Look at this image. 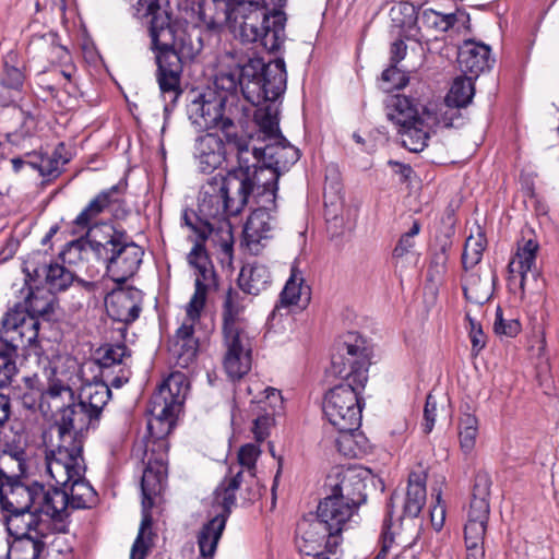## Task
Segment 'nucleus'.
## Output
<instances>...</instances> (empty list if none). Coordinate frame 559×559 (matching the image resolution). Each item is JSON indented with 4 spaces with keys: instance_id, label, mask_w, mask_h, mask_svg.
<instances>
[{
    "instance_id": "nucleus-1",
    "label": "nucleus",
    "mask_w": 559,
    "mask_h": 559,
    "mask_svg": "<svg viewBox=\"0 0 559 559\" xmlns=\"http://www.w3.org/2000/svg\"><path fill=\"white\" fill-rule=\"evenodd\" d=\"M226 57L233 62L218 71L213 87L192 93L187 114L200 130L217 128L228 145L243 147L246 136L234 130L236 117L245 110L238 105V92L251 105L276 98L286 91L287 72L283 58L266 63L262 58L246 57L237 51Z\"/></svg>"
},
{
    "instance_id": "nucleus-2",
    "label": "nucleus",
    "mask_w": 559,
    "mask_h": 559,
    "mask_svg": "<svg viewBox=\"0 0 559 559\" xmlns=\"http://www.w3.org/2000/svg\"><path fill=\"white\" fill-rule=\"evenodd\" d=\"M181 374H171L152 394L147 412V435L133 448V455L141 459L142 519L140 524L159 522L153 511L159 509L160 496L167 483L168 435L176 425L177 416L186 399Z\"/></svg>"
},
{
    "instance_id": "nucleus-3",
    "label": "nucleus",
    "mask_w": 559,
    "mask_h": 559,
    "mask_svg": "<svg viewBox=\"0 0 559 559\" xmlns=\"http://www.w3.org/2000/svg\"><path fill=\"white\" fill-rule=\"evenodd\" d=\"M372 349L357 333H347L332 355V372L344 379L330 389L323 400V414L341 433L352 435L361 425L364 402L360 393L368 381Z\"/></svg>"
},
{
    "instance_id": "nucleus-4",
    "label": "nucleus",
    "mask_w": 559,
    "mask_h": 559,
    "mask_svg": "<svg viewBox=\"0 0 559 559\" xmlns=\"http://www.w3.org/2000/svg\"><path fill=\"white\" fill-rule=\"evenodd\" d=\"M247 186L229 170L216 174L202 186L198 211L183 210L182 225L189 227L201 240H211L230 257L234 249L233 226L229 217L239 215L246 204Z\"/></svg>"
},
{
    "instance_id": "nucleus-5",
    "label": "nucleus",
    "mask_w": 559,
    "mask_h": 559,
    "mask_svg": "<svg viewBox=\"0 0 559 559\" xmlns=\"http://www.w3.org/2000/svg\"><path fill=\"white\" fill-rule=\"evenodd\" d=\"M201 21L210 31L239 29L245 43H259L270 52L280 50L286 34V14L270 9L266 0H198Z\"/></svg>"
},
{
    "instance_id": "nucleus-6",
    "label": "nucleus",
    "mask_w": 559,
    "mask_h": 559,
    "mask_svg": "<svg viewBox=\"0 0 559 559\" xmlns=\"http://www.w3.org/2000/svg\"><path fill=\"white\" fill-rule=\"evenodd\" d=\"M136 12L142 17H151L148 31L157 64L156 80L160 94L167 102L164 107L167 112L169 106H174L182 94L180 87L182 59L192 58L193 52L191 46H186L183 38L180 39L181 46L177 47L170 17L160 8L159 0H138Z\"/></svg>"
},
{
    "instance_id": "nucleus-7",
    "label": "nucleus",
    "mask_w": 559,
    "mask_h": 559,
    "mask_svg": "<svg viewBox=\"0 0 559 559\" xmlns=\"http://www.w3.org/2000/svg\"><path fill=\"white\" fill-rule=\"evenodd\" d=\"M96 257L106 265V274L117 284H124L139 270L144 251L123 228L111 224L96 227L88 240Z\"/></svg>"
},
{
    "instance_id": "nucleus-8",
    "label": "nucleus",
    "mask_w": 559,
    "mask_h": 559,
    "mask_svg": "<svg viewBox=\"0 0 559 559\" xmlns=\"http://www.w3.org/2000/svg\"><path fill=\"white\" fill-rule=\"evenodd\" d=\"M240 295L231 287L226 292L222 309L223 365L231 379H241L251 369L252 336L248 321L241 317Z\"/></svg>"
},
{
    "instance_id": "nucleus-9",
    "label": "nucleus",
    "mask_w": 559,
    "mask_h": 559,
    "mask_svg": "<svg viewBox=\"0 0 559 559\" xmlns=\"http://www.w3.org/2000/svg\"><path fill=\"white\" fill-rule=\"evenodd\" d=\"M0 509L5 522L12 518L29 513L33 516L46 514L58 518L59 511L53 506L51 493L43 484L27 481L26 473L9 474L0 480Z\"/></svg>"
},
{
    "instance_id": "nucleus-10",
    "label": "nucleus",
    "mask_w": 559,
    "mask_h": 559,
    "mask_svg": "<svg viewBox=\"0 0 559 559\" xmlns=\"http://www.w3.org/2000/svg\"><path fill=\"white\" fill-rule=\"evenodd\" d=\"M424 109L417 99L404 95L386 100V117L397 127L401 144L409 152L419 153L427 146L430 128L421 115Z\"/></svg>"
},
{
    "instance_id": "nucleus-11",
    "label": "nucleus",
    "mask_w": 559,
    "mask_h": 559,
    "mask_svg": "<svg viewBox=\"0 0 559 559\" xmlns=\"http://www.w3.org/2000/svg\"><path fill=\"white\" fill-rule=\"evenodd\" d=\"M238 165L230 169L233 175L243 179L247 186L246 204L250 198L254 203L271 202L276 203L278 190L280 171L273 168L267 162H257L252 159V153L249 151V140L245 138L243 147H235Z\"/></svg>"
},
{
    "instance_id": "nucleus-12",
    "label": "nucleus",
    "mask_w": 559,
    "mask_h": 559,
    "mask_svg": "<svg viewBox=\"0 0 559 559\" xmlns=\"http://www.w3.org/2000/svg\"><path fill=\"white\" fill-rule=\"evenodd\" d=\"M53 427L58 431V443L49 456H58L61 460L69 455L83 454L84 436L90 429H95L97 419L76 399L62 407Z\"/></svg>"
},
{
    "instance_id": "nucleus-13",
    "label": "nucleus",
    "mask_w": 559,
    "mask_h": 559,
    "mask_svg": "<svg viewBox=\"0 0 559 559\" xmlns=\"http://www.w3.org/2000/svg\"><path fill=\"white\" fill-rule=\"evenodd\" d=\"M364 481L350 472L343 474L340 483L333 486L331 496L324 498L317 507V520L320 524H346L347 521L357 522V510L365 502L360 489Z\"/></svg>"
},
{
    "instance_id": "nucleus-14",
    "label": "nucleus",
    "mask_w": 559,
    "mask_h": 559,
    "mask_svg": "<svg viewBox=\"0 0 559 559\" xmlns=\"http://www.w3.org/2000/svg\"><path fill=\"white\" fill-rule=\"evenodd\" d=\"M21 305L9 309L1 321L0 344L8 343L14 346L15 355L20 346L29 347L36 355L39 320L21 310Z\"/></svg>"
},
{
    "instance_id": "nucleus-15",
    "label": "nucleus",
    "mask_w": 559,
    "mask_h": 559,
    "mask_svg": "<svg viewBox=\"0 0 559 559\" xmlns=\"http://www.w3.org/2000/svg\"><path fill=\"white\" fill-rule=\"evenodd\" d=\"M40 526H25V532H13L5 526L9 535L7 559H41L45 558L48 538L56 533L67 534L68 526H46L49 533L39 530Z\"/></svg>"
},
{
    "instance_id": "nucleus-16",
    "label": "nucleus",
    "mask_w": 559,
    "mask_h": 559,
    "mask_svg": "<svg viewBox=\"0 0 559 559\" xmlns=\"http://www.w3.org/2000/svg\"><path fill=\"white\" fill-rule=\"evenodd\" d=\"M58 364L59 360H49L48 365L44 367L47 385L39 394V408L43 412H58L75 400L74 391L69 384L68 374L66 371L59 370Z\"/></svg>"
},
{
    "instance_id": "nucleus-17",
    "label": "nucleus",
    "mask_w": 559,
    "mask_h": 559,
    "mask_svg": "<svg viewBox=\"0 0 559 559\" xmlns=\"http://www.w3.org/2000/svg\"><path fill=\"white\" fill-rule=\"evenodd\" d=\"M47 471L56 485L62 490L74 488V492H83V488H93L85 479L86 466L83 454L69 455L68 459L47 455Z\"/></svg>"
},
{
    "instance_id": "nucleus-18",
    "label": "nucleus",
    "mask_w": 559,
    "mask_h": 559,
    "mask_svg": "<svg viewBox=\"0 0 559 559\" xmlns=\"http://www.w3.org/2000/svg\"><path fill=\"white\" fill-rule=\"evenodd\" d=\"M407 16L400 21L402 27L411 28L413 24L420 23L423 26L438 32L455 29L460 32L469 24V14L465 10L457 9L451 13H442L432 9H426L417 14L414 7H404Z\"/></svg>"
},
{
    "instance_id": "nucleus-19",
    "label": "nucleus",
    "mask_w": 559,
    "mask_h": 559,
    "mask_svg": "<svg viewBox=\"0 0 559 559\" xmlns=\"http://www.w3.org/2000/svg\"><path fill=\"white\" fill-rule=\"evenodd\" d=\"M236 154L235 145H228L226 138L207 132L195 139L193 156L202 173H212L219 167L230 154Z\"/></svg>"
},
{
    "instance_id": "nucleus-20",
    "label": "nucleus",
    "mask_w": 559,
    "mask_h": 559,
    "mask_svg": "<svg viewBox=\"0 0 559 559\" xmlns=\"http://www.w3.org/2000/svg\"><path fill=\"white\" fill-rule=\"evenodd\" d=\"M23 271L26 277L34 283L41 284L43 280L45 288L55 294L68 289L74 281L73 272L57 262L39 264L34 260H28L24 263Z\"/></svg>"
},
{
    "instance_id": "nucleus-21",
    "label": "nucleus",
    "mask_w": 559,
    "mask_h": 559,
    "mask_svg": "<svg viewBox=\"0 0 559 559\" xmlns=\"http://www.w3.org/2000/svg\"><path fill=\"white\" fill-rule=\"evenodd\" d=\"M254 209L243 226V241L250 251L258 253L263 239L270 237L273 228L274 216L272 212L276 209V203L262 202L255 203Z\"/></svg>"
},
{
    "instance_id": "nucleus-22",
    "label": "nucleus",
    "mask_w": 559,
    "mask_h": 559,
    "mask_svg": "<svg viewBox=\"0 0 559 559\" xmlns=\"http://www.w3.org/2000/svg\"><path fill=\"white\" fill-rule=\"evenodd\" d=\"M539 250V243L535 239L523 240V243H519L515 259H513L509 265V272L515 271L514 266L518 265L516 271L521 276L520 288L522 294L525 293L526 286H531L532 289L538 290L539 280L542 273L536 267V257Z\"/></svg>"
},
{
    "instance_id": "nucleus-23",
    "label": "nucleus",
    "mask_w": 559,
    "mask_h": 559,
    "mask_svg": "<svg viewBox=\"0 0 559 559\" xmlns=\"http://www.w3.org/2000/svg\"><path fill=\"white\" fill-rule=\"evenodd\" d=\"M242 472L240 468L234 476L226 477L215 489L206 524H226L236 506V491L242 483Z\"/></svg>"
},
{
    "instance_id": "nucleus-24",
    "label": "nucleus",
    "mask_w": 559,
    "mask_h": 559,
    "mask_svg": "<svg viewBox=\"0 0 559 559\" xmlns=\"http://www.w3.org/2000/svg\"><path fill=\"white\" fill-rule=\"evenodd\" d=\"M310 295V287L305 284L301 271L294 263L290 267V275L280 294V299L269 316V321H274L276 317L288 316L290 306L299 302L308 304Z\"/></svg>"
},
{
    "instance_id": "nucleus-25",
    "label": "nucleus",
    "mask_w": 559,
    "mask_h": 559,
    "mask_svg": "<svg viewBox=\"0 0 559 559\" xmlns=\"http://www.w3.org/2000/svg\"><path fill=\"white\" fill-rule=\"evenodd\" d=\"M299 158V150L290 145L286 139L283 142L269 141L263 148L254 147L252 151L253 160L267 162L280 171V175L288 170Z\"/></svg>"
},
{
    "instance_id": "nucleus-26",
    "label": "nucleus",
    "mask_w": 559,
    "mask_h": 559,
    "mask_svg": "<svg viewBox=\"0 0 559 559\" xmlns=\"http://www.w3.org/2000/svg\"><path fill=\"white\" fill-rule=\"evenodd\" d=\"M490 47L474 40H465L459 48L457 62L464 73L477 78L495 62L490 57Z\"/></svg>"
},
{
    "instance_id": "nucleus-27",
    "label": "nucleus",
    "mask_w": 559,
    "mask_h": 559,
    "mask_svg": "<svg viewBox=\"0 0 559 559\" xmlns=\"http://www.w3.org/2000/svg\"><path fill=\"white\" fill-rule=\"evenodd\" d=\"M126 185L121 182L102 190L74 218L73 224L81 229L90 228L91 222L105 212L111 204L119 202L123 194Z\"/></svg>"
},
{
    "instance_id": "nucleus-28",
    "label": "nucleus",
    "mask_w": 559,
    "mask_h": 559,
    "mask_svg": "<svg viewBox=\"0 0 559 559\" xmlns=\"http://www.w3.org/2000/svg\"><path fill=\"white\" fill-rule=\"evenodd\" d=\"M284 93L285 91L276 98L265 99L254 105L257 108L253 114V119L264 141H285V136L282 134L278 127V108L275 104Z\"/></svg>"
},
{
    "instance_id": "nucleus-29",
    "label": "nucleus",
    "mask_w": 559,
    "mask_h": 559,
    "mask_svg": "<svg viewBox=\"0 0 559 559\" xmlns=\"http://www.w3.org/2000/svg\"><path fill=\"white\" fill-rule=\"evenodd\" d=\"M170 350L177 357V364L183 368L195 360L199 352V340L194 336V324L192 322H182L176 330Z\"/></svg>"
},
{
    "instance_id": "nucleus-30",
    "label": "nucleus",
    "mask_w": 559,
    "mask_h": 559,
    "mask_svg": "<svg viewBox=\"0 0 559 559\" xmlns=\"http://www.w3.org/2000/svg\"><path fill=\"white\" fill-rule=\"evenodd\" d=\"M28 286V293L21 305V310L35 318H48L53 312L55 293L40 286L38 283L25 278Z\"/></svg>"
},
{
    "instance_id": "nucleus-31",
    "label": "nucleus",
    "mask_w": 559,
    "mask_h": 559,
    "mask_svg": "<svg viewBox=\"0 0 559 559\" xmlns=\"http://www.w3.org/2000/svg\"><path fill=\"white\" fill-rule=\"evenodd\" d=\"M136 293L119 290L112 293L106 301L108 316L118 322L130 324L134 322L142 310L140 304L135 300Z\"/></svg>"
},
{
    "instance_id": "nucleus-32",
    "label": "nucleus",
    "mask_w": 559,
    "mask_h": 559,
    "mask_svg": "<svg viewBox=\"0 0 559 559\" xmlns=\"http://www.w3.org/2000/svg\"><path fill=\"white\" fill-rule=\"evenodd\" d=\"M83 492H74V488H70V490H56L51 493V498H53V506L57 507L59 511L58 518H51L55 521H63L64 516H67L68 508L73 509H88L92 508L96 501L97 496L94 488H83Z\"/></svg>"
},
{
    "instance_id": "nucleus-33",
    "label": "nucleus",
    "mask_w": 559,
    "mask_h": 559,
    "mask_svg": "<svg viewBox=\"0 0 559 559\" xmlns=\"http://www.w3.org/2000/svg\"><path fill=\"white\" fill-rule=\"evenodd\" d=\"M272 276L270 270L258 262L247 263L240 270L238 286L248 295L257 296L270 287Z\"/></svg>"
},
{
    "instance_id": "nucleus-34",
    "label": "nucleus",
    "mask_w": 559,
    "mask_h": 559,
    "mask_svg": "<svg viewBox=\"0 0 559 559\" xmlns=\"http://www.w3.org/2000/svg\"><path fill=\"white\" fill-rule=\"evenodd\" d=\"M426 480L427 474L424 471L409 473L403 519L412 520L420 513L426 503Z\"/></svg>"
},
{
    "instance_id": "nucleus-35",
    "label": "nucleus",
    "mask_w": 559,
    "mask_h": 559,
    "mask_svg": "<svg viewBox=\"0 0 559 559\" xmlns=\"http://www.w3.org/2000/svg\"><path fill=\"white\" fill-rule=\"evenodd\" d=\"M111 397V390L106 381L86 383L82 386L78 400L99 421L104 407Z\"/></svg>"
},
{
    "instance_id": "nucleus-36",
    "label": "nucleus",
    "mask_w": 559,
    "mask_h": 559,
    "mask_svg": "<svg viewBox=\"0 0 559 559\" xmlns=\"http://www.w3.org/2000/svg\"><path fill=\"white\" fill-rule=\"evenodd\" d=\"M29 47L43 50L47 60L52 63L67 64L71 60L68 48L59 43V36L55 32L34 35L31 39Z\"/></svg>"
},
{
    "instance_id": "nucleus-37",
    "label": "nucleus",
    "mask_w": 559,
    "mask_h": 559,
    "mask_svg": "<svg viewBox=\"0 0 559 559\" xmlns=\"http://www.w3.org/2000/svg\"><path fill=\"white\" fill-rule=\"evenodd\" d=\"M326 537V526H298L295 544L298 551L305 556L322 554L321 548Z\"/></svg>"
},
{
    "instance_id": "nucleus-38",
    "label": "nucleus",
    "mask_w": 559,
    "mask_h": 559,
    "mask_svg": "<svg viewBox=\"0 0 559 559\" xmlns=\"http://www.w3.org/2000/svg\"><path fill=\"white\" fill-rule=\"evenodd\" d=\"M97 358L103 378H109L115 368L126 367V358L130 357V350L126 344L107 345L99 349Z\"/></svg>"
},
{
    "instance_id": "nucleus-39",
    "label": "nucleus",
    "mask_w": 559,
    "mask_h": 559,
    "mask_svg": "<svg viewBox=\"0 0 559 559\" xmlns=\"http://www.w3.org/2000/svg\"><path fill=\"white\" fill-rule=\"evenodd\" d=\"M475 87L472 76L456 78L449 93L445 96V103L449 107H466L473 99Z\"/></svg>"
},
{
    "instance_id": "nucleus-40",
    "label": "nucleus",
    "mask_w": 559,
    "mask_h": 559,
    "mask_svg": "<svg viewBox=\"0 0 559 559\" xmlns=\"http://www.w3.org/2000/svg\"><path fill=\"white\" fill-rule=\"evenodd\" d=\"M478 435V419L475 415L464 413L459 421V439L462 451L471 453L475 448Z\"/></svg>"
},
{
    "instance_id": "nucleus-41",
    "label": "nucleus",
    "mask_w": 559,
    "mask_h": 559,
    "mask_svg": "<svg viewBox=\"0 0 559 559\" xmlns=\"http://www.w3.org/2000/svg\"><path fill=\"white\" fill-rule=\"evenodd\" d=\"M226 526H202L197 539L200 556L204 559H213L218 542Z\"/></svg>"
},
{
    "instance_id": "nucleus-42",
    "label": "nucleus",
    "mask_w": 559,
    "mask_h": 559,
    "mask_svg": "<svg viewBox=\"0 0 559 559\" xmlns=\"http://www.w3.org/2000/svg\"><path fill=\"white\" fill-rule=\"evenodd\" d=\"M8 340V342H11ZM14 346L10 343L0 344V389L11 383L12 377L16 373Z\"/></svg>"
},
{
    "instance_id": "nucleus-43",
    "label": "nucleus",
    "mask_w": 559,
    "mask_h": 559,
    "mask_svg": "<svg viewBox=\"0 0 559 559\" xmlns=\"http://www.w3.org/2000/svg\"><path fill=\"white\" fill-rule=\"evenodd\" d=\"M16 58L15 53H9L5 57L3 69L0 73V85L12 91H20L23 86L25 75L21 68L11 64Z\"/></svg>"
},
{
    "instance_id": "nucleus-44",
    "label": "nucleus",
    "mask_w": 559,
    "mask_h": 559,
    "mask_svg": "<svg viewBox=\"0 0 559 559\" xmlns=\"http://www.w3.org/2000/svg\"><path fill=\"white\" fill-rule=\"evenodd\" d=\"M484 250L485 246L480 237L477 239L468 237L462 253V264L464 270L467 271L477 265L481 261Z\"/></svg>"
},
{
    "instance_id": "nucleus-45",
    "label": "nucleus",
    "mask_w": 559,
    "mask_h": 559,
    "mask_svg": "<svg viewBox=\"0 0 559 559\" xmlns=\"http://www.w3.org/2000/svg\"><path fill=\"white\" fill-rule=\"evenodd\" d=\"M153 526H140L138 536L132 545L130 559H145L153 546Z\"/></svg>"
},
{
    "instance_id": "nucleus-46",
    "label": "nucleus",
    "mask_w": 559,
    "mask_h": 559,
    "mask_svg": "<svg viewBox=\"0 0 559 559\" xmlns=\"http://www.w3.org/2000/svg\"><path fill=\"white\" fill-rule=\"evenodd\" d=\"M492 480L491 476L486 471H478L472 483V497L471 500H486L489 501L491 492Z\"/></svg>"
},
{
    "instance_id": "nucleus-47",
    "label": "nucleus",
    "mask_w": 559,
    "mask_h": 559,
    "mask_svg": "<svg viewBox=\"0 0 559 559\" xmlns=\"http://www.w3.org/2000/svg\"><path fill=\"white\" fill-rule=\"evenodd\" d=\"M205 290L200 283H198V288L195 287L194 293L186 307L187 318L183 322H194L200 319L201 312L205 306L206 301Z\"/></svg>"
},
{
    "instance_id": "nucleus-48",
    "label": "nucleus",
    "mask_w": 559,
    "mask_h": 559,
    "mask_svg": "<svg viewBox=\"0 0 559 559\" xmlns=\"http://www.w3.org/2000/svg\"><path fill=\"white\" fill-rule=\"evenodd\" d=\"M381 80L385 86L383 88L386 92L393 90H401L405 87L409 81L408 76L404 71H401L397 66H390L381 74Z\"/></svg>"
},
{
    "instance_id": "nucleus-49",
    "label": "nucleus",
    "mask_w": 559,
    "mask_h": 559,
    "mask_svg": "<svg viewBox=\"0 0 559 559\" xmlns=\"http://www.w3.org/2000/svg\"><path fill=\"white\" fill-rule=\"evenodd\" d=\"M395 526H384L379 538L380 550L373 557L374 559H386L388 555L393 548L402 547L396 540L400 533L393 530ZM401 528V526H396Z\"/></svg>"
},
{
    "instance_id": "nucleus-50",
    "label": "nucleus",
    "mask_w": 559,
    "mask_h": 559,
    "mask_svg": "<svg viewBox=\"0 0 559 559\" xmlns=\"http://www.w3.org/2000/svg\"><path fill=\"white\" fill-rule=\"evenodd\" d=\"M338 210V205L332 204L331 206H329L325 203L324 216L328 225V231L332 238L344 235L347 228L344 222V217L342 215H338L337 213Z\"/></svg>"
},
{
    "instance_id": "nucleus-51",
    "label": "nucleus",
    "mask_w": 559,
    "mask_h": 559,
    "mask_svg": "<svg viewBox=\"0 0 559 559\" xmlns=\"http://www.w3.org/2000/svg\"><path fill=\"white\" fill-rule=\"evenodd\" d=\"M493 330L499 335L514 337L521 332V323L516 319L506 320L500 306L496 309Z\"/></svg>"
},
{
    "instance_id": "nucleus-52",
    "label": "nucleus",
    "mask_w": 559,
    "mask_h": 559,
    "mask_svg": "<svg viewBox=\"0 0 559 559\" xmlns=\"http://www.w3.org/2000/svg\"><path fill=\"white\" fill-rule=\"evenodd\" d=\"M490 504L486 500H471L467 511L468 523L488 524Z\"/></svg>"
},
{
    "instance_id": "nucleus-53",
    "label": "nucleus",
    "mask_w": 559,
    "mask_h": 559,
    "mask_svg": "<svg viewBox=\"0 0 559 559\" xmlns=\"http://www.w3.org/2000/svg\"><path fill=\"white\" fill-rule=\"evenodd\" d=\"M262 393L265 394L264 399H259L257 403L263 412H270L275 416L283 407L281 391L267 386L262 391Z\"/></svg>"
},
{
    "instance_id": "nucleus-54",
    "label": "nucleus",
    "mask_w": 559,
    "mask_h": 559,
    "mask_svg": "<svg viewBox=\"0 0 559 559\" xmlns=\"http://www.w3.org/2000/svg\"><path fill=\"white\" fill-rule=\"evenodd\" d=\"M480 284L479 277L472 276L469 282L466 285L462 286L464 298L473 304L483 306L491 298V294L487 290L484 293H479L478 285Z\"/></svg>"
},
{
    "instance_id": "nucleus-55",
    "label": "nucleus",
    "mask_w": 559,
    "mask_h": 559,
    "mask_svg": "<svg viewBox=\"0 0 559 559\" xmlns=\"http://www.w3.org/2000/svg\"><path fill=\"white\" fill-rule=\"evenodd\" d=\"M64 163H66V160L61 163L60 158L53 156V157H41L40 163L38 165L33 164V163H29V165L33 168H37L39 174L44 178L51 180V179L57 178L61 174V171H62L61 166Z\"/></svg>"
},
{
    "instance_id": "nucleus-56",
    "label": "nucleus",
    "mask_w": 559,
    "mask_h": 559,
    "mask_svg": "<svg viewBox=\"0 0 559 559\" xmlns=\"http://www.w3.org/2000/svg\"><path fill=\"white\" fill-rule=\"evenodd\" d=\"M465 320L469 325L468 334L472 343V349L478 353L486 345V335L483 331L481 324L471 316L469 311L465 312Z\"/></svg>"
},
{
    "instance_id": "nucleus-57",
    "label": "nucleus",
    "mask_w": 559,
    "mask_h": 559,
    "mask_svg": "<svg viewBox=\"0 0 559 559\" xmlns=\"http://www.w3.org/2000/svg\"><path fill=\"white\" fill-rule=\"evenodd\" d=\"M20 115L22 118L20 129L13 133L7 134L8 141L13 144H17L21 139L31 136L36 127L35 118L32 115L25 112H21Z\"/></svg>"
},
{
    "instance_id": "nucleus-58",
    "label": "nucleus",
    "mask_w": 559,
    "mask_h": 559,
    "mask_svg": "<svg viewBox=\"0 0 559 559\" xmlns=\"http://www.w3.org/2000/svg\"><path fill=\"white\" fill-rule=\"evenodd\" d=\"M260 453L259 447L253 443L242 445L238 452L239 465L247 468L249 472L253 471Z\"/></svg>"
},
{
    "instance_id": "nucleus-59",
    "label": "nucleus",
    "mask_w": 559,
    "mask_h": 559,
    "mask_svg": "<svg viewBox=\"0 0 559 559\" xmlns=\"http://www.w3.org/2000/svg\"><path fill=\"white\" fill-rule=\"evenodd\" d=\"M274 424V415L270 412H264L253 420L252 432L257 441L265 440L270 435V429Z\"/></svg>"
},
{
    "instance_id": "nucleus-60",
    "label": "nucleus",
    "mask_w": 559,
    "mask_h": 559,
    "mask_svg": "<svg viewBox=\"0 0 559 559\" xmlns=\"http://www.w3.org/2000/svg\"><path fill=\"white\" fill-rule=\"evenodd\" d=\"M199 240L200 241H197L194 243L193 248L188 254L189 264L193 266L195 270L212 264L206 253L205 247L203 245L205 240H201L200 238Z\"/></svg>"
},
{
    "instance_id": "nucleus-61",
    "label": "nucleus",
    "mask_w": 559,
    "mask_h": 559,
    "mask_svg": "<svg viewBox=\"0 0 559 559\" xmlns=\"http://www.w3.org/2000/svg\"><path fill=\"white\" fill-rule=\"evenodd\" d=\"M487 526H464V539L466 549L484 547V537Z\"/></svg>"
},
{
    "instance_id": "nucleus-62",
    "label": "nucleus",
    "mask_w": 559,
    "mask_h": 559,
    "mask_svg": "<svg viewBox=\"0 0 559 559\" xmlns=\"http://www.w3.org/2000/svg\"><path fill=\"white\" fill-rule=\"evenodd\" d=\"M437 417V401L435 396L429 393L426 397V403L424 407V423L423 430L425 433H430L435 427Z\"/></svg>"
},
{
    "instance_id": "nucleus-63",
    "label": "nucleus",
    "mask_w": 559,
    "mask_h": 559,
    "mask_svg": "<svg viewBox=\"0 0 559 559\" xmlns=\"http://www.w3.org/2000/svg\"><path fill=\"white\" fill-rule=\"evenodd\" d=\"M333 526H326V537L324 539V549L328 554H336L337 551V548L340 547V545L342 544L343 542V537H342V531H343V527L344 526H334L335 530H331Z\"/></svg>"
},
{
    "instance_id": "nucleus-64",
    "label": "nucleus",
    "mask_w": 559,
    "mask_h": 559,
    "mask_svg": "<svg viewBox=\"0 0 559 559\" xmlns=\"http://www.w3.org/2000/svg\"><path fill=\"white\" fill-rule=\"evenodd\" d=\"M3 454H8L14 461L17 462L19 473H26L27 463H26V451L24 448L20 445H13L7 443L3 449Z\"/></svg>"
}]
</instances>
